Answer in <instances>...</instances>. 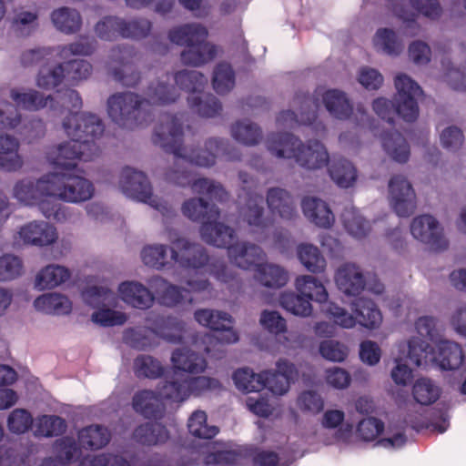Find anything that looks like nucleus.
Segmentation results:
<instances>
[{
  "label": "nucleus",
  "instance_id": "obj_42",
  "mask_svg": "<svg viewBox=\"0 0 466 466\" xmlns=\"http://www.w3.org/2000/svg\"><path fill=\"white\" fill-rule=\"evenodd\" d=\"M110 433L100 425H90L78 432L80 445L86 450H99L110 441Z\"/></svg>",
  "mask_w": 466,
  "mask_h": 466
},
{
  "label": "nucleus",
  "instance_id": "obj_7",
  "mask_svg": "<svg viewBox=\"0 0 466 466\" xmlns=\"http://www.w3.org/2000/svg\"><path fill=\"white\" fill-rule=\"evenodd\" d=\"M52 173L39 179H22L14 187V196L28 206H37L47 219L61 222L66 219L67 213L59 202L54 199Z\"/></svg>",
  "mask_w": 466,
  "mask_h": 466
},
{
  "label": "nucleus",
  "instance_id": "obj_48",
  "mask_svg": "<svg viewBox=\"0 0 466 466\" xmlns=\"http://www.w3.org/2000/svg\"><path fill=\"white\" fill-rule=\"evenodd\" d=\"M299 261L312 273L323 272L326 268V259L319 249L312 244H300L297 248Z\"/></svg>",
  "mask_w": 466,
  "mask_h": 466
},
{
  "label": "nucleus",
  "instance_id": "obj_32",
  "mask_svg": "<svg viewBox=\"0 0 466 466\" xmlns=\"http://www.w3.org/2000/svg\"><path fill=\"white\" fill-rule=\"evenodd\" d=\"M150 289L157 295L160 304L167 307H175L183 302L185 294L188 291L185 289L167 282L159 276L152 277L148 280Z\"/></svg>",
  "mask_w": 466,
  "mask_h": 466
},
{
  "label": "nucleus",
  "instance_id": "obj_49",
  "mask_svg": "<svg viewBox=\"0 0 466 466\" xmlns=\"http://www.w3.org/2000/svg\"><path fill=\"white\" fill-rule=\"evenodd\" d=\"M233 380L238 390L243 392H258L265 389L262 371L255 373L248 368L238 369L233 373Z\"/></svg>",
  "mask_w": 466,
  "mask_h": 466
},
{
  "label": "nucleus",
  "instance_id": "obj_30",
  "mask_svg": "<svg viewBox=\"0 0 466 466\" xmlns=\"http://www.w3.org/2000/svg\"><path fill=\"white\" fill-rule=\"evenodd\" d=\"M121 299L139 309H149L155 300L153 293L144 285L136 281H125L118 287Z\"/></svg>",
  "mask_w": 466,
  "mask_h": 466
},
{
  "label": "nucleus",
  "instance_id": "obj_33",
  "mask_svg": "<svg viewBox=\"0 0 466 466\" xmlns=\"http://www.w3.org/2000/svg\"><path fill=\"white\" fill-rule=\"evenodd\" d=\"M301 208L305 217L319 228H328L334 223L335 218L328 204L319 198L306 197Z\"/></svg>",
  "mask_w": 466,
  "mask_h": 466
},
{
  "label": "nucleus",
  "instance_id": "obj_2",
  "mask_svg": "<svg viewBox=\"0 0 466 466\" xmlns=\"http://www.w3.org/2000/svg\"><path fill=\"white\" fill-rule=\"evenodd\" d=\"M146 98L134 92H118L107 99V113L118 127L134 129L147 122L150 115L146 112L148 105H168L174 103L179 94L173 85L157 81L147 88Z\"/></svg>",
  "mask_w": 466,
  "mask_h": 466
},
{
  "label": "nucleus",
  "instance_id": "obj_43",
  "mask_svg": "<svg viewBox=\"0 0 466 466\" xmlns=\"http://www.w3.org/2000/svg\"><path fill=\"white\" fill-rule=\"evenodd\" d=\"M10 96L15 105L25 110L36 111L41 108L47 106L48 103L53 102L52 96H45L36 90H29L27 92H22L18 89H12Z\"/></svg>",
  "mask_w": 466,
  "mask_h": 466
},
{
  "label": "nucleus",
  "instance_id": "obj_45",
  "mask_svg": "<svg viewBox=\"0 0 466 466\" xmlns=\"http://www.w3.org/2000/svg\"><path fill=\"white\" fill-rule=\"evenodd\" d=\"M34 435L35 437H57L62 435L67 428L66 420L56 415H42L35 419L34 423Z\"/></svg>",
  "mask_w": 466,
  "mask_h": 466
},
{
  "label": "nucleus",
  "instance_id": "obj_39",
  "mask_svg": "<svg viewBox=\"0 0 466 466\" xmlns=\"http://www.w3.org/2000/svg\"><path fill=\"white\" fill-rule=\"evenodd\" d=\"M321 97L326 109L334 117L343 120L351 116L353 106L344 92L329 89L322 94Z\"/></svg>",
  "mask_w": 466,
  "mask_h": 466
},
{
  "label": "nucleus",
  "instance_id": "obj_23",
  "mask_svg": "<svg viewBox=\"0 0 466 466\" xmlns=\"http://www.w3.org/2000/svg\"><path fill=\"white\" fill-rule=\"evenodd\" d=\"M134 55V48L130 46H116L110 51V59L120 67L111 70L113 78L127 87H135L141 80L140 73L130 63L129 59Z\"/></svg>",
  "mask_w": 466,
  "mask_h": 466
},
{
  "label": "nucleus",
  "instance_id": "obj_19",
  "mask_svg": "<svg viewBox=\"0 0 466 466\" xmlns=\"http://www.w3.org/2000/svg\"><path fill=\"white\" fill-rule=\"evenodd\" d=\"M195 319L202 326L216 332L215 338L220 343L230 344L238 340V333L233 329L231 315L212 309H198Z\"/></svg>",
  "mask_w": 466,
  "mask_h": 466
},
{
  "label": "nucleus",
  "instance_id": "obj_63",
  "mask_svg": "<svg viewBox=\"0 0 466 466\" xmlns=\"http://www.w3.org/2000/svg\"><path fill=\"white\" fill-rule=\"evenodd\" d=\"M34 420L29 411L25 409L14 410L7 419V427L13 433L22 434L27 431Z\"/></svg>",
  "mask_w": 466,
  "mask_h": 466
},
{
  "label": "nucleus",
  "instance_id": "obj_13",
  "mask_svg": "<svg viewBox=\"0 0 466 466\" xmlns=\"http://www.w3.org/2000/svg\"><path fill=\"white\" fill-rule=\"evenodd\" d=\"M221 390L222 384L218 380L207 376H197L181 380H166L160 387V395L172 402H183L191 395L199 397Z\"/></svg>",
  "mask_w": 466,
  "mask_h": 466
},
{
  "label": "nucleus",
  "instance_id": "obj_21",
  "mask_svg": "<svg viewBox=\"0 0 466 466\" xmlns=\"http://www.w3.org/2000/svg\"><path fill=\"white\" fill-rule=\"evenodd\" d=\"M390 204L399 217L408 218L416 208L415 192L411 184L401 175L393 176L389 182Z\"/></svg>",
  "mask_w": 466,
  "mask_h": 466
},
{
  "label": "nucleus",
  "instance_id": "obj_17",
  "mask_svg": "<svg viewBox=\"0 0 466 466\" xmlns=\"http://www.w3.org/2000/svg\"><path fill=\"white\" fill-rule=\"evenodd\" d=\"M393 12L403 22V35L413 37L420 30L416 21L418 14L435 19L441 15V7L439 0H400L394 5Z\"/></svg>",
  "mask_w": 466,
  "mask_h": 466
},
{
  "label": "nucleus",
  "instance_id": "obj_54",
  "mask_svg": "<svg viewBox=\"0 0 466 466\" xmlns=\"http://www.w3.org/2000/svg\"><path fill=\"white\" fill-rule=\"evenodd\" d=\"M66 74L63 63L54 66H43L39 70L36 84L40 88L50 90L60 86L63 81H66Z\"/></svg>",
  "mask_w": 466,
  "mask_h": 466
},
{
  "label": "nucleus",
  "instance_id": "obj_4",
  "mask_svg": "<svg viewBox=\"0 0 466 466\" xmlns=\"http://www.w3.org/2000/svg\"><path fill=\"white\" fill-rule=\"evenodd\" d=\"M394 85L397 93L393 101L384 97L376 98L372 103L374 112L390 127L394 126L396 116L406 122H414L419 116L417 97L422 94V89L406 74L396 76Z\"/></svg>",
  "mask_w": 466,
  "mask_h": 466
},
{
  "label": "nucleus",
  "instance_id": "obj_3",
  "mask_svg": "<svg viewBox=\"0 0 466 466\" xmlns=\"http://www.w3.org/2000/svg\"><path fill=\"white\" fill-rule=\"evenodd\" d=\"M267 148L279 158H294L302 167L319 169L329 164V154L322 143L309 140L307 145L290 133H272L267 138Z\"/></svg>",
  "mask_w": 466,
  "mask_h": 466
},
{
  "label": "nucleus",
  "instance_id": "obj_31",
  "mask_svg": "<svg viewBox=\"0 0 466 466\" xmlns=\"http://www.w3.org/2000/svg\"><path fill=\"white\" fill-rule=\"evenodd\" d=\"M266 200L270 211L281 218L291 220L297 217L293 198L286 189L270 187L267 192Z\"/></svg>",
  "mask_w": 466,
  "mask_h": 466
},
{
  "label": "nucleus",
  "instance_id": "obj_47",
  "mask_svg": "<svg viewBox=\"0 0 466 466\" xmlns=\"http://www.w3.org/2000/svg\"><path fill=\"white\" fill-rule=\"evenodd\" d=\"M256 279L264 287L279 289L288 282V273L280 267L263 263L255 274Z\"/></svg>",
  "mask_w": 466,
  "mask_h": 466
},
{
  "label": "nucleus",
  "instance_id": "obj_22",
  "mask_svg": "<svg viewBox=\"0 0 466 466\" xmlns=\"http://www.w3.org/2000/svg\"><path fill=\"white\" fill-rule=\"evenodd\" d=\"M232 240L225 246L218 248H227L230 261L242 269H257L263 264L265 253L262 248L255 244L237 243V235L233 229Z\"/></svg>",
  "mask_w": 466,
  "mask_h": 466
},
{
  "label": "nucleus",
  "instance_id": "obj_14",
  "mask_svg": "<svg viewBox=\"0 0 466 466\" xmlns=\"http://www.w3.org/2000/svg\"><path fill=\"white\" fill-rule=\"evenodd\" d=\"M63 127L69 137H76L86 150L98 156L99 149L95 140L102 136L105 127L96 115L71 112L64 119Z\"/></svg>",
  "mask_w": 466,
  "mask_h": 466
},
{
  "label": "nucleus",
  "instance_id": "obj_55",
  "mask_svg": "<svg viewBox=\"0 0 466 466\" xmlns=\"http://www.w3.org/2000/svg\"><path fill=\"white\" fill-rule=\"evenodd\" d=\"M441 390L431 380L427 378L418 379L412 387L414 400L421 405H431L440 397Z\"/></svg>",
  "mask_w": 466,
  "mask_h": 466
},
{
  "label": "nucleus",
  "instance_id": "obj_52",
  "mask_svg": "<svg viewBox=\"0 0 466 466\" xmlns=\"http://www.w3.org/2000/svg\"><path fill=\"white\" fill-rule=\"evenodd\" d=\"M231 135L235 140L247 146L257 145L262 137L259 127L248 121H238L232 125Z\"/></svg>",
  "mask_w": 466,
  "mask_h": 466
},
{
  "label": "nucleus",
  "instance_id": "obj_51",
  "mask_svg": "<svg viewBox=\"0 0 466 466\" xmlns=\"http://www.w3.org/2000/svg\"><path fill=\"white\" fill-rule=\"evenodd\" d=\"M125 342L137 350H151L158 345L157 335L153 329H130L124 335Z\"/></svg>",
  "mask_w": 466,
  "mask_h": 466
},
{
  "label": "nucleus",
  "instance_id": "obj_46",
  "mask_svg": "<svg viewBox=\"0 0 466 466\" xmlns=\"http://www.w3.org/2000/svg\"><path fill=\"white\" fill-rule=\"evenodd\" d=\"M51 19L54 25L65 34L77 32L82 25L80 14L76 9L61 7L52 12Z\"/></svg>",
  "mask_w": 466,
  "mask_h": 466
},
{
  "label": "nucleus",
  "instance_id": "obj_16",
  "mask_svg": "<svg viewBox=\"0 0 466 466\" xmlns=\"http://www.w3.org/2000/svg\"><path fill=\"white\" fill-rule=\"evenodd\" d=\"M238 178L247 195L246 205L240 210L243 221L250 227L252 232H264L269 227L270 220L264 216L263 196L257 192L258 182L244 171L238 173Z\"/></svg>",
  "mask_w": 466,
  "mask_h": 466
},
{
  "label": "nucleus",
  "instance_id": "obj_9",
  "mask_svg": "<svg viewBox=\"0 0 466 466\" xmlns=\"http://www.w3.org/2000/svg\"><path fill=\"white\" fill-rule=\"evenodd\" d=\"M175 82L180 89L192 93L187 97L189 107L202 117L211 118L222 111V105L218 97L210 93H201L208 80L196 70H181L175 74Z\"/></svg>",
  "mask_w": 466,
  "mask_h": 466
},
{
  "label": "nucleus",
  "instance_id": "obj_8",
  "mask_svg": "<svg viewBox=\"0 0 466 466\" xmlns=\"http://www.w3.org/2000/svg\"><path fill=\"white\" fill-rule=\"evenodd\" d=\"M295 286L298 293L285 291L279 298L281 307L295 316L308 317L312 312L311 301L322 304L328 300L324 285L315 277L299 276L296 279Z\"/></svg>",
  "mask_w": 466,
  "mask_h": 466
},
{
  "label": "nucleus",
  "instance_id": "obj_53",
  "mask_svg": "<svg viewBox=\"0 0 466 466\" xmlns=\"http://www.w3.org/2000/svg\"><path fill=\"white\" fill-rule=\"evenodd\" d=\"M212 86L214 90L224 95L228 93L235 86V72L228 63H219L213 72Z\"/></svg>",
  "mask_w": 466,
  "mask_h": 466
},
{
  "label": "nucleus",
  "instance_id": "obj_27",
  "mask_svg": "<svg viewBox=\"0 0 466 466\" xmlns=\"http://www.w3.org/2000/svg\"><path fill=\"white\" fill-rule=\"evenodd\" d=\"M160 394L157 395L150 390H142L137 391L132 398L133 410L147 419H161L166 410V407Z\"/></svg>",
  "mask_w": 466,
  "mask_h": 466
},
{
  "label": "nucleus",
  "instance_id": "obj_18",
  "mask_svg": "<svg viewBox=\"0 0 466 466\" xmlns=\"http://www.w3.org/2000/svg\"><path fill=\"white\" fill-rule=\"evenodd\" d=\"M293 103L298 106V112L283 110L277 116V122L290 128L298 124L307 126L313 124L317 119V112L319 107V97L309 93L299 92L294 96Z\"/></svg>",
  "mask_w": 466,
  "mask_h": 466
},
{
  "label": "nucleus",
  "instance_id": "obj_38",
  "mask_svg": "<svg viewBox=\"0 0 466 466\" xmlns=\"http://www.w3.org/2000/svg\"><path fill=\"white\" fill-rule=\"evenodd\" d=\"M382 147L390 157L399 163H406L410 157V146L399 131L383 132L380 135Z\"/></svg>",
  "mask_w": 466,
  "mask_h": 466
},
{
  "label": "nucleus",
  "instance_id": "obj_61",
  "mask_svg": "<svg viewBox=\"0 0 466 466\" xmlns=\"http://www.w3.org/2000/svg\"><path fill=\"white\" fill-rule=\"evenodd\" d=\"M54 451L56 459L63 463H69L79 453V448L73 437L65 436L56 440Z\"/></svg>",
  "mask_w": 466,
  "mask_h": 466
},
{
  "label": "nucleus",
  "instance_id": "obj_35",
  "mask_svg": "<svg viewBox=\"0 0 466 466\" xmlns=\"http://www.w3.org/2000/svg\"><path fill=\"white\" fill-rule=\"evenodd\" d=\"M19 141L9 135L0 134V168L17 171L23 167V158L18 154Z\"/></svg>",
  "mask_w": 466,
  "mask_h": 466
},
{
  "label": "nucleus",
  "instance_id": "obj_37",
  "mask_svg": "<svg viewBox=\"0 0 466 466\" xmlns=\"http://www.w3.org/2000/svg\"><path fill=\"white\" fill-rule=\"evenodd\" d=\"M133 439L139 444L155 446L167 442L169 433L166 426L157 422H146L137 426Z\"/></svg>",
  "mask_w": 466,
  "mask_h": 466
},
{
  "label": "nucleus",
  "instance_id": "obj_62",
  "mask_svg": "<svg viewBox=\"0 0 466 466\" xmlns=\"http://www.w3.org/2000/svg\"><path fill=\"white\" fill-rule=\"evenodd\" d=\"M23 271L22 260L14 255L5 254L0 257V281L13 280Z\"/></svg>",
  "mask_w": 466,
  "mask_h": 466
},
{
  "label": "nucleus",
  "instance_id": "obj_57",
  "mask_svg": "<svg viewBox=\"0 0 466 466\" xmlns=\"http://www.w3.org/2000/svg\"><path fill=\"white\" fill-rule=\"evenodd\" d=\"M341 218L347 232L356 238H365L370 230L369 221L355 209L345 210Z\"/></svg>",
  "mask_w": 466,
  "mask_h": 466
},
{
  "label": "nucleus",
  "instance_id": "obj_44",
  "mask_svg": "<svg viewBox=\"0 0 466 466\" xmlns=\"http://www.w3.org/2000/svg\"><path fill=\"white\" fill-rule=\"evenodd\" d=\"M70 278V271L59 265H48L37 274L35 287L38 289H53L65 283Z\"/></svg>",
  "mask_w": 466,
  "mask_h": 466
},
{
  "label": "nucleus",
  "instance_id": "obj_36",
  "mask_svg": "<svg viewBox=\"0 0 466 466\" xmlns=\"http://www.w3.org/2000/svg\"><path fill=\"white\" fill-rule=\"evenodd\" d=\"M434 360L444 370H454L459 369L464 360L462 348L456 342L441 340L438 343V352Z\"/></svg>",
  "mask_w": 466,
  "mask_h": 466
},
{
  "label": "nucleus",
  "instance_id": "obj_50",
  "mask_svg": "<svg viewBox=\"0 0 466 466\" xmlns=\"http://www.w3.org/2000/svg\"><path fill=\"white\" fill-rule=\"evenodd\" d=\"M133 370L138 379H157L163 375L160 361L149 355H138L134 360Z\"/></svg>",
  "mask_w": 466,
  "mask_h": 466
},
{
  "label": "nucleus",
  "instance_id": "obj_11",
  "mask_svg": "<svg viewBox=\"0 0 466 466\" xmlns=\"http://www.w3.org/2000/svg\"><path fill=\"white\" fill-rule=\"evenodd\" d=\"M119 186L127 197L150 205L163 217L171 218L176 215L171 205L153 196L151 184L145 173L125 167L121 171Z\"/></svg>",
  "mask_w": 466,
  "mask_h": 466
},
{
  "label": "nucleus",
  "instance_id": "obj_12",
  "mask_svg": "<svg viewBox=\"0 0 466 466\" xmlns=\"http://www.w3.org/2000/svg\"><path fill=\"white\" fill-rule=\"evenodd\" d=\"M152 29V23L144 17H137L129 21L107 15L95 25L96 35L106 41H113L118 37L142 39L147 37Z\"/></svg>",
  "mask_w": 466,
  "mask_h": 466
},
{
  "label": "nucleus",
  "instance_id": "obj_59",
  "mask_svg": "<svg viewBox=\"0 0 466 466\" xmlns=\"http://www.w3.org/2000/svg\"><path fill=\"white\" fill-rule=\"evenodd\" d=\"M167 249L168 248L165 245L146 247L141 251L142 261L148 267L161 269L169 264Z\"/></svg>",
  "mask_w": 466,
  "mask_h": 466
},
{
  "label": "nucleus",
  "instance_id": "obj_40",
  "mask_svg": "<svg viewBox=\"0 0 466 466\" xmlns=\"http://www.w3.org/2000/svg\"><path fill=\"white\" fill-rule=\"evenodd\" d=\"M328 171L331 179L339 187L348 188L357 178V170L349 160L339 157L333 158L328 164Z\"/></svg>",
  "mask_w": 466,
  "mask_h": 466
},
{
  "label": "nucleus",
  "instance_id": "obj_10",
  "mask_svg": "<svg viewBox=\"0 0 466 466\" xmlns=\"http://www.w3.org/2000/svg\"><path fill=\"white\" fill-rule=\"evenodd\" d=\"M322 310L337 325L350 329L355 326L356 322L367 329L378 328L382 321V315L378 306L366 298H358L352 303L354 315L350 314L345 309L333 302L327 303Z\"/></svg>",
  "mask_w": 466,
  "mask_h": 466
},
{
  "label": "nucleus",
  "instance_id": "obj_6",
  "mask_svg": "<svg viewBox=\"0 0 466 466\" xmlns=\"http://www.w3.org/2000/svg\"><path fill=\"white\" fill-rule=\"evenodd\" d=\"M185 217L194 222H200L201 238L212 246L228 245L233 237V228L218 222L220 211L217 205L209 204L201 198L186 200L181 208Z\"/></svg>",
  "mask_w": 466,
  "mask_h": 466
},
{
  "label": "nucleus",
  "instance_id": "obj_20",
  "mask_svg": "<svg viewBox=\"0 0 466 466\" xmlns=\"http://www.w3.org/2000/svg\"><path fill=\"white\" fill-rule=\"evenodd\" d=\"M410 233L414 238L428 245L434 251H441L448 248L442 228L437 219L431 215L416 217L410 224Z\"/></svg>",
  "mask_w": 466,
  "mask_h": 466
},
{
  "label": "nucleus",
  "instance_id": "obj_28",
  "mask_svg": "<svg viewBox=\"0 0 466 466\" xmlns=\"http://www.w3.org/2000/svg\"><path fill=\"white\" fill-rule=\"evenodd\" d=\"M18 236L25 244L40 247L50 245L57 238L55 227L46 222L36 221L23 226Z\"/></svg>",
  "mask_w": 466,
  "mask_h": 466
},
{
  "label": "nucleus",
  "instance_id": "obj_64",
  "mask_svg": "<svg viewBox=\"0 0 466 466\" xmlns=\"http://www.w3.org/2000/svg\"><path fill=\"white\" fill-rule=\"evenodd\" d=\"M383 431L384 423L382 420L374 417H369L359 422L357 435L364 441H371Z\"/></svg>",
  "mask_w": 466,
  "mask_h": 466
},
{
  "label": "nucleus",
  "instance_id": "obj_25",
  "mask_svg": "<svg viewBox=\"0 0 466 466\" xmlns=\"http://www.w3.org/2000/svg\"><path fill=\"white\" fill-rule=\"evenodd\" d=\"M71 140L62 143L56 147V156L53 164L63 171L76 169V160L85 162L93 160L96 156L81 144L76 137H70Z\"/></svg>",
  "mask_w": 466,
  "mask_h": 466
},
{
  "label": "nucleus",
  "instance_id": "obj_41",
  "mask_svg": "<svg viewBox=\"0 0 466 466\" xmlns=\"http://www.w3.org/2000/svg\"><path fill=\"white\" fill-rule=\"evenodd\" d=\"M34 306L39 311L53 315H66L72 309L68 298L58 293L39 296L35 299Z\"/></svg>",
  "mask_w": 466,
  "mask_h": 466
},
{
  "label": "nucleus",
  "instance_id": "obj_26",
  "mask_svg": "<svg viewBox=\"0 0 466 466\" xmlns=\"http://www.w3.org/2000/svg\"><path fill=\"white\" fill-rule=\"evenodd\" d=\"M277 370H263L262 379L265 382V388H268L272 393L283 395L288 392L291 381L298 375L295 365L287 360H279L277 364Z\"/></svg>",
  "mask_w": 466,
  "mask_h": 466
},
{
  "label": "nucleus",
  "instance_id": "obj_58",
  "mask_svg": "<svg viewBox=\"0 0 466 466\" xmlns=\"http://www.w3.org/2000/svg\"><path fill=\"white\" fill-rule=\"evenodd\" d=\"M375 46L390 56H398L403 50V45L396 33L390 28H380L373 38Z\"/></svg>",
  "mask_w": 466,
  "mask_h": 466
},
{
  "label": "nucleus",
  "instance_id": "obj_56",
  "mask_svg": "<svg viewBox=\"0 0 466 466\" xmlns=\"http://www.w3.org/2000/svg\"><path fill=\"white\" fill-rule=\"evenodd\" d=\"M188 431L199 439L210 440L219 431L216 426L207 424V414L203 410H196L188 419Z\"/></svg>",
  "mask_w": 466,
  "mask_h": 466
},
{
  "label": "nucleus",
  "instance_id": "obj_5",
  "mask_svg": "<svg viewBox=\"0 0 466 466\" xmlns=\"http://www.w3.org/2000/svg\"><path fill=\"white\" fill-rule=\"evenodd\" d=\"M208 31L198 23L185 24L168 32L170 42L185 46L180 58L184 65L199 66L212 61L218 53L217 46L208 42Z\"/></svg>",
  "mask_w": 466,
  "mask_h": 466
},
{
  "label": "nucleus",
  "instance_id": "obj_1",
  "mask_svg": "<svg viewBox=\"0 0 466 466\" xmlns=\"http://www.w3.org/2000/svg\"><path fill=\"white\" fill-rule=\"evenodd\" d=\"M152 141L175 157L174 167L165 174L167 182L179 187L189 186L194 193L205 195L211 200L223 202L228 199V194L220 183L207 177L193 180V174L188 169L191 165L210 167L216 164L219 156H226L228 160H238L239 154L229 153L228 140L210 137L206 140L204 148H192L187 152L183 147L181 118L177 115L165 113L159 116Z\"/></svg>",
  "mask_w": 466,
  "mask_h": 466
},
{
  "label": "nucleus",
  "instance_id": "obj_24",
  "mask_svg": "<svg viewBox=\"0 0 466 466\" xmlns=\"http://www.w3.org/2000/svg\"><path fill=\"white\" fill-rule=\"evenodd\" d=\"M209 260L206 249L199 244L187 239L178 238L170 248V261L177 263L184 268H201Z\"/></svg>",
  "mask_w": 466,
  "mask_h": 466
},
{
  "label": "nucleus",
  "instance_id": "obj_29",
  "mask_svg": "<svg viewBox=\"0 0 466 466\" xmlns=\"http://www.w3.org/2000/svg\"><path fill=\"white\" fill-rule=\"evenodd\" d=\"M335 279L339 289L349 296L359 295L366 287L361 270L354 264H345L340 267Z\"/></svg>",
  "mask_w": 466,
  "mask_h": 466
},
{
  "label": "nucleus",
  "instance_id": "obj_60",
  "mask_svg": "<svg viewBox=\"0 0 466 466\" xmlns=\"http://www.w3.org/2000/svg\"><path fill=\"white\" fill-rule=\"evenodd\" d=\"M66 74V82L75 85L76 82L88 78L93 70L92 65L84 59H75L63 63Z\"/></svg>",
  "mask_w": 466,
  "mask_h": 466
},
{
  "label": "nucleus",
  "instance_id": "obj_15",
  "mask_svg": "<svg viewBox=\"0 0 466 466\" xmlns=\"http://www.w3.org/2000/svg\"><path fill=\"white\" fill-rule=\"evenodd\" d=\"M77 170L54 172L53 193L54 199L71 203H79L90 199L94 194V186L91 181L81 175L76 174Z\"/></svg>",
  "mask_w": 466,
  "mask_h": 466
},
{
  "label": "nucleus",
  "instance_id": "obj_34",
  "mask_svg": "<svg viewBox=\"0 0 466 466\" xmlns=\"http://www.w3.org/2000/svg\"><path fill=\"white\" fill-rule=\"evenodd\" d=\"M171 361L174 369L189 374L202 373L208 366L203 356L188 348L176 349L172 352Z\"/></svg>",
  "mask_w": 466,
  "mask_h": 466
}]
</instances>
